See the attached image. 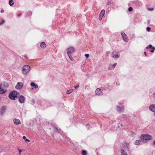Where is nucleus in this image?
<instances>
[{
  "label": "nucleus",
  "instance_id": "obj_28",
  "mask_svg": "<svg viewBox=\"0 0 155 155\" xmlns=\"http://www.w3.org/2000/svg\"><path fill=\"white\" fill-rule=\"evenodd\" d=\"M133 10V8L131 7H130L129 8L128 11L129 12H132Z\"/></svg>",
  "mask_w": 155,
  "mask_h": 155
},
{
  "label": "nucleus",
  "instance_id": "obj_40",
  "mask_svg": "<svg viewBox=\"0 0 155 155\" xmlns=\"http://www.w3.org/2000/svg\"><path fill=\"white\" fill-rule=\"evenodd\" d=\"M32 102L33 104H34L35 103V101L34 99H33L32 100Z\"/></svg>",
  "mask_w": 155,
  "mask_h": 155
},
{
  "label": "nucleus",
  "instance_id": "obj_22",
  "mask_svg": "<svg viewBox=\"0 0 155 155\" xmlns=\"http://www.w3.org/2000/svg\"><path fill=\"white\" fill-rule=\"evenodd\" d=\"M141 3L139 1H136V7L137 6L139 7L141 6Z\"/></svg>",
  "mask_w": 155,
  "mask_h": 155
},
{
  "label": "nucleus",
  "instance_id": "obj_24",
  "mask_svg": "<svg viewBox=\"0 0 155 155\" xmlns=\"http://www.w3.org/2000/svg\"><path fill=\"white\" fill-rule=\"evenodd\" d=\"M141 140H136V145H138L140 144L141 142Z\"/></svg>",
  "mask_w": 155,
  "mask_h": 155
},
{
  "label": "nucleus",
  "instance_id": "obj_9",
  "mask_svg": "<svg viewBox=\"0 0 155 155\" xmlns=\"http://www.w3.org/2000/svg\"><path fill=\"white\" fill-rule=\"evenodd\" d=\"M13 122L16 125H18L21 124V122L20 120L16 118L13 119Z\"/></svg>",
  "mask_w": 155,
  "mask_h": 155
},
{
  "label": "nucleus",
  "instance_id": "obj_36",
  "mask_svg": "<svg viewBox=\"0 0 155 155\" xmlns=\"http://www.w3.org/2000/svg\"><path fill=\"white\" fill-rule=\"evenodd\" d=\"M149 47L150 48H152V49H153V48L152 47V45H149Z\"/></svg>",
  "mask_w": 155,
  "mask_h": 155
},
{
  "label": "nucleus",
  "instance_id": "obj_38",
  "mask_svg": "<svg viewBox=\"0 0 155 155\" xmlns=\"http://www.w3.org/2000/svg\"><path fill=\"white\" fill-rule=\"evenodd\" d=\"M85 56L87 58L89 57V55L88 54H85Z\"/></svg>",
  "mask_w": 155,
  "mask_h": 155
},
{
  "label": "nucleus",
  "instance_id": "obj_17",
  "mask_svg": "<svg viewBox=\"0 0 155 155\" xmlns=\"http://www.w3.org/2000/svg\"><path fill=\"white\" fill-rule=\"evenodd\" d=\"M40 46L42 48H44L46 47V45L45 42H42L41 43Z\"/></svg>",
  "mask_w": 155,
  "mask_h": 155
},
{
  "label": "nucleus",
  "instance_id": "obj_37",
  "mask_svg": "<svg viewBox=\"0 0 155 155\" xmlns=\"http://www.w3.org/2000/svg\"><path fill=\"white\" fill-rule=\"evenodd\" d=\"M111 4V2L110 1H108L107 3V5H109Z\"/></svg>",
  "mask_w": 155,
  "mask_h": 155
},
{
  "label": "nucleus",
  "instance_id": "obj_49",
  "mask_svg": "<svg viewBox=\"0 0 155 155\" xmlns=\"http://www.w3.org/2000/svg\"><path fill=\"white\" fill-rule=\"evenodd\" d=\"M116 85H118V84H117V83H116Z\"/></svg>",
  "mask_w": 155,
  "mask_h": 155
},
{
  "label": "nucleus",
  "instance_id": "obj_26",
  "mask_svg": "<svg viewBox=\"0 0 155 155\" xmlns=\"http://www.w3.org/2000/svg\"><path fill=\"white\" fill-rule=\"evenodd\" d=\"M69 57V58L72 61H73V60H74V59L73 58V57H72L71 56V55H68Z\"/></svg>",
  "mask_w": 155,
  "mask_h": 155
},
{
  "label": "nucleus",
  "instance_id": "obj_6",
  "mask_svg": "<svg viewBox=\"0 0 155 155\" xmlns=\"http://www.w3.org/2000/svg\"><path fill=\"white\" fill-rule=\"evenodd\" d=\"M103 88H99L96 89L95 91V94L97 95H102L103 94Z\"/></svg>",
  "mask_w": 155,
  "mask_h": 155
},
{
  "label": "nucleus",
  "instance_id": "obj_48",
  "mask_svg": "<svg viewBox=\"0 0 155 155\" xmlns=\"http://www.w3.org/2000/svg\"><path fill=\"white\" fill-rule=\"evenodd\" d=\"M146 48H148V47H146Z\"/></svg>",
  "mask_w": 155,
  "mask_h": 155
},
{
  "label": "nucleus",
  "instance_id": "obj_35",
  "mask_svg": "<svg viewBox=\"0 0 155 155\" xmlns=\"http://www.w3.org/2000/svg\"><path fill=\"white\" fill-rule=\"evenodd\" d=\"M117 63H114L113 65V67L115 68V67L117 65Z\"/></svg>",
  "mask_w": 155,
  "mask_h": 155
},
{
  "label": "nucleus",
  "instance_id": "obj_5",
  "mask_svg": "<svg viewBox=\"0 0 155 155\" xmlns=\"http://www.w3.org/2000/svg\"><path fill=\"white\" fill-rule=\"evenodd\" d=\"M67 54L68 55H71L75 52L74 48L73 47H69L67 49Z\"/></svg>",
  "mask_w": 155,
  "mask_h": 155
},
{
  "label": "nucleus",
  "instance_id": "obj_33",
  "mask_svg": "<svg viewBox=\"0 0 155 155\" xmlns=\"http://www.w3.org/2000/svg\"><path fill=\"white\" fill-rule=\"evenodd\" d=\"M122 127V125L121 124H120V125L119 126H118L117 127V128L118 129H120V128H121V127Z\"/></svg>",
  "mask_w": 155,
  "mask_h": 155
},
{
  "label": "nucleus",
  "instance_id": "obj_50",
  "mask_svg": "<svg viewBox=\"0 0 155 155\" xmlns=\"http://www.w3.org/2000/svg\"><path fill=\"white\" fill-rule=\"evenodd\" d=\"M118 84V85H119V84Z\"/></svg>",
  "mask_w": 155,
  "mask_h": 155
},
{
  "label": "nucleus",
  "instance_id": "obj_12",
  "mask_svg": "<svg viewBox=\"0 0 155 155\" xmlns=\"http://www.w3.org/2000/svg\"><path fill=\"white\" fill-rule=\"evenodd\" d=\"M149 109L152 112L155 113V104L151 105L149 107Z\"/></svg>",
  "mask_w": 155,
  "mask_h": 155
},
{
  "label": "nucleus",
  "instance_id": "obj_32",
  "mask_svg": "<svg viewBox=\"0 0 155 155\" xmlns=\"http://www.w3.org/2000/svg\"><path fill=\"white\" fill-rule=\"evenodd\" d=\"M147 30L148 31H150V27H148L147 28Z\"/></svg>",
  "mask_w": 155,
  "mask_h": 155
},
{
  "label": "nucleus",
  "instance_id": "obj_45",
  "mask_svg": "<svg viewBox=\"0 0 155 155\" xmlns=\"http://www.w3.org/2000/svg\"><path fill=\"white\" fill-rule=\"evenodd\" d=\"M144 54H145V55L146 56H147V54H146V52H144Z\"/></svg>",
  "mask_w": 155,
  "mask_h": 155
},
{
  "label": "nucleus",
  "instance_id": "obj_47",
  "mask_svg": "<svg viewBox=\"0 0 155 155\" xmlns=\"http://www.w3.org/2000/svg\"><path fill=\"white\" fill-rule=\"evenodd\" d=\"M22 151H25V150L24 149H23L22 150Z\"/></svg>",
  "mask_w": 155,
  "mask_h": 155
},
{
  "label": "nucleus",
  "instance_id": "obj_21",
  "mask_svg": "<svg viewBox=\"0 0 155 155\" xmlns=\"http://www.w3.org/2000/svg\"><path fill=\"white\" fill-rule=\"evenodd\" d=\"M14 2L13 0H9V5L10 6H12L14 4Z\"/></svg>",
  "mask_w": 155,
  "mask_h": 155
},
{
  "label": "nucleus",
  "instance_id": "obj_11",
  "mask_svg": "<svg viewBox=\"0 0 155 155\" xmlns=\"http://www.w3.org/2000/svg\"><path fill=\"white\" fill-rule=\"evenodd\" d=\"M6 108L7 107L6 106H3L2 107L0 111V114L1 115H2L5 112Z\"/></svg>",
  "mask_w": 155,
  "mask_h": 155
},
{
  "label": "nucleus",
  "instance_id": "obj_31",
  "mask_svg": "<svg viewBox=\"0 0 155 155\" xmlns=\"http://www.w3.org/2000/svg\"><path fill=\"white\" fill-rule=\"evenodd\" d=\"M79 87V85H74V87L75 89H76V88H78Z\"/></svg>",
  "mask_w": 155,
  "mask_h": 155
},
{
  "label": "nucleus",
  "instance_id": "obj_23",
  "mask_svg": "<svg viewBox=\"0 0 155 155\" xmlns=\"http://www.w3.org/2000/svg\"><path fill=\"white\" fill-rule=\"evenodd\" d=\"M82 155H86L87 154L86 151L85 150H83L82 151Z\"/></svg>",
  "mask_w": 155,
  "mask_h": 155
},
{
  "label": "nucleus",
  "instance_id": "obj_42",
  "mask_svg": "<svg viewBox=\"0 0 155 155\" xmlns=\"http://www.w3.org/2000/svg\"><path fill=\"white\" fill-rule=\"evenodd\" d=\"M21 13H20V14H18V16H21Z\"/></svg>",
  "mask_w": 155,
  "mask_h": 155
},
{
  "label": "nucleus",
  "instance_id": "obj_14",
  "mask_svg": "<svg viewBox=\"0 0 155 155\" xmlns=\"http://www.w3.org/2000/svg\"><path fill=\"white\" fill-rule=\"evenodd\" d=\"M105 14V11L104 10H102L101 11L100 14V17L99 18L101 17V18L100 20H101L102 17Z\"/></svg>",
  "mask_w": 155,
  "mask_h": 155
},
{
  "label": "nucleus",
  "instance_id": "obj_3",
  "mask_svg": "<svg viewBox=\"0 0 155 155\" xmlns=\"http://www.w3.org/2000/svg\"><path fill=\"white\" fill-rule=\"evenodd\" d=\"M31 68L28 65H24L22 68V73L24 75L27 74L30 70Z\"/></svg>",
  "mask_w": 155,
  "mask_h": 155
},
{
  "label": "nucleus",
  "instance_id": "obj_16",
  "mask_svg": "<svg viewBox=\"0 0 155 155\" xmlns=\"http://www.w3.org/2000/svg\"><path fill=\"white\" fill-rule=\"evenodd\" d=\"M31 85L32 87H33L35 88H37L38 87V85L37 84H35L33 82H32L31 83Z\"/></svg>",
  "mask_w": 155,
  "mask_h": 155
},
{
  "label": "nucleus",
  "instance_id": "obj_30",
  "mask_svg": "<svg viewBox=\"0 0 155 155\" xmlns=\"http://www.w3.org/2000/svg\"><path fill=\"white\" fill-rule=\"evenodd\" d=\"M18 150H19V155H21V153L22 151V150L20 149H18Z\"/></svg>",
  "mask_w": 155,
  "mask_h": 155
},
{
  "label": "nucleus",
  "instance_id": "obj_15",
  "mask_svg": "<svg viewBox=\"0 0 155 155\" xmlns=\"http://www.w3.org/2000/svg\"><path fill=\"white\" fill-rule=\"evenodd\" d=\"M115 52L114 51H113L112 53V57L113 58H118L119 57V56L117 54H115Z\"/></svg>",
  "mask_w": 155,
  "mask_h": 155
},
{
  "label": "nucleus",
  "instance_id": "obj_43",
  "mask_svg": "<svg viewBox=\"0 0 155 155\" xmlns=\"http://www.w3.org/2000/svg\"><path fill=\"white\" fill-rule=\"evenodd\" d=\"M153 96L154 97H155V92L153 94Z\"/></svg>",
  "mask_w": 155,
  "mask_h": 155
},
{
  "label": "nucleus",
  "instance_id": "obj_2",
  "mask_svg": "<svg viewBox=\"0 0 155 155\" xmlns=\"http://www.w3.org/2000/svg\"><path fill=\"white\" fill-rule=\"evenodd\" d=\"M140 138L142 141L144 143H147L149 140L152 139V136L148 134H142L140 136Z\"/></svg>",
  "mask_w": 155,
  "mask_h": 155
},
{
  "label": "nucleus",
  "instance_id": "obj_4",
  "mask_svg": "<svg viewBox=\"0 0 155 155\" xmlns=\"http://www.w3.org/2000/svg\"><path fill=\"white\" fill-rule=\"evenodd\" d=\"M17 92L16 91H13L10 92L9 95V97L11 100H14L15 99V98L17 97Z\"/></svg>",
  "mask_w": 155,
  "mask_h": 155
},
{
  "label": "nucleus",
  "instance_id": "obj_34",
  "mask_svg": "<svg viewBox=\"0 0 155 155\" xmlns=\"http://www.w3.org/2000/svg\"><path fill=\"white\" fill-rule=\"evenodd\" d=\"M4 20H2V22H0V25H1L2 24H3V23H4Z\"/></svg>",
  "mask_w": 155,
  "mask_h": 155
},
{
  "label": "nucleus",
  "instance_id": "obj_10",
  "mask_svg": "<svg viewBox=\"0 0 155 155\" xmlns=\"http://www.w3.org/2000/svg\"><path fill=\"white\" fill-rule=\"evenodd\" d=\"M25 100V98L23 96L21 95L20 96L18 99V101L21 104L24 103Z\"/></svg>",
  "mask_w": 155,
  "mask_h": 155
},
{
  "label": "nucleus",
  "instance_id": "obj_20",
  "mask_svg": "<svg viewBox=\"0 0 155 155\" xmlns=\"http://www.w3.org/2000/svg\"><path fill=\"white\" fill-rule=\"evenodd\" d=\"M73 91V90L72 89L68 90L66 91V93L68 94H69L71 93Z\"/></svg>",
  "mask_w": 155,
  "mask_h": 155
},
{
  "label": "nucleus",
  "instance_id": "obj_46",
  "mask_svg": "<svg viewBox=\"0 0 155 155\" xmlns=\"http://www.w3.org/2000/svg\"><path fill=\"white\" fill-rule=\"evenodd\" d=\"M153 143L155 145V140L153 142Z\"/></svg>",
  "mask_w": 155,
  "mask_h": 155
},
{
  "label": "nucleus",
  "instance_id": "obj_27",
  "mask_svg": "<svg viewBox=\"0 0 155 155\" xmlns=\"http://www.w3.org/2000/svg\"><path fill=\"white\" fill-rule=\"evenodd\" d=\"M54 132H58V129L56 127H54Z\"/></svg>",
  "mask_w": 155,
  "mask_h": 155
},
{
  "label": "nucleus",
  "instance_id": "obj_1",
  "mask_svg": "<svg viewBox=\"0 0 155 155\" xmlns=\"http://www.w3.org/2000/svg\"><path fill=\"white\" fill-rule=\"evenodd\" d=\"M9 85L8 83L3 82L0 85V94H2L5 93Z\"/></svg>",
  "mask_w": 155,
  "mask_h": 155
},
{
  "label": "nucleus",
  "instance_id": "obj_39",
  "mask_svg": "<svg viewBox=\"0 0 155 155\" xmlns=\"http://www.w3.org/2000/svg\"><path fill=\"white\" fill-rule=\"evenodd\" d=\"M153 49H152L151 50H150V51L151 52H153L155 50V48L153 47Z\"/></svg>",
  "mask_w": 155,
  "mask_h": 155
},
{
  "label": "nucleus",
  "instance_id": "obj_18",
  "mask_svg": "<svg viewBox=\"0 0 155 155\" xmlns=\"http://www.w3.org/2000/svg\"><path fill=\"white\" fill-rule=\"evenodd\" d=\"M126 145H125V146H124V150H125L128 151L129 150V145L127 143H126Z\"/></svg>",
  "mask_w": 155,
  "mask_h": 155
},
{
  "label": "nucleus",
  "instance_id": "obj_25",
  "mask_svg": "<svg viewBox=\"0 0 155 155\" xmlns=\"http://www.w3.org/2000/svg\"><path fill=\"white\" fill-rule=\"evenodd\" d=\"M23 139L25 140L26 141L29 142L30 140L27 138H26V137L25 136H23Z\"/></svg>",
  "mask_w": 155,
  "mask_h": 155
},
{
  "label": "nucleus",
  "instance_id": "obj_44",
  "mask_svg": "<svg viewBox=\"0 0 155 155\" xmlns=\"http://www.w3.org/2000/svg\"><path fill=\"white\" fill-rule=\"evenodd\" d=\"M131 135L132 136H134V134H132V133H131Z\"/></svg>",
  "mask_w": 155,
  "mask_h": 155
},
{
  "label": "nucleus",
  "instance_id": "obj_7",
  "mask_svg": "<svg viewBox=\"0 0 155 155\" xmlns=\"http://www.w3.org/2000/svg\"><path fill=\"white\" fill-rule=\"evenodd\" d=\"M121 35L123 40L127 42L128 41V38L124 32L121 33Z\"/></svg>",
  "mask_w": 155,
  "mask_h": 155
},
{
  "label": "nucleus",
  "instance_id": "obj_19",
  "mask_svg": "<svg viewBox=\"0 0 155 155\" xmlns=\"http://www.w3.org/2000/svg\"><path fill=\"white\" fill-rule=\"evenodd\" d=\"M121 155H127V153H126L124 150L121 149L120 150Z\"/></svg>",
  "mask_w": 155,
  "mask_h": 155
},
{
  "label": "nucleus",
  "instance_id": "obj_29",
  "mask_svg": "<svg viewBox=\"0 0 155 155\" xmlns=\"http://www.w3.org/2000/svg\"><path fill=\"white\" fill-rule=\"evenodd\" d=\"M147 10L149 11H152L154 10V8H147Z\"/></svg>",
  "mask_w": 155,
  "mask_h": 155
},
{
  "label": "nucleus",
  "instance_id": "obj_8",
  "mask_svg": "<svg viewBox=\"0 0 155 155\" xmlns=\"http://www.w3.org/2000/svg\"><path fill=\"white\" fill-rule=\"evenodd\" d=\"M23 84L22 82H18L17 85L15 86V88L17 89H20L23 86Z\"/></svg>",
  "mask_w": 155,
  "mask_h": 155
},
{
  "label": "nucleus",
  "instance_id": "obj_41",
  "mask_svg": "<svg viewBox=\"0 0 155 155\" xmlns=\"http://www.w3.org/2000/svg\"><path fill=\"white\" fill-rule=\"evenodd\" d=\"M4 12V11L3 9H2L1 10V13H3Z\"/></svg>",
  "mask_w": 155,
  "mask_h": 155
},
{
  "label": "nucleus",
  "instance_id": "obj_13",
  "mask_svg": "<svg viewBox=\"0 0 155 155\" xmlns=\"http://www.w3.org/2000/svg\"><path fill=\"white\" fill-rule=\"evenodd\" d=\"M124 108V107L123 106L121 105L120 104V105L119 106H117V110L118 111H122L123 110Z\"/></svg>",
  "mask_w": 155,
  "mask_h": 155
}]
</instances>
